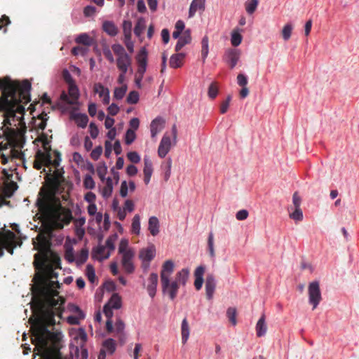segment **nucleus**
Wrapping results in <instances>:
<instances>
[{
	"mask_svg": "<svg viewBox=\"0 0 359 359\" xmlns=\"http://www.w3.org/2000/svg\"><path fill=\"white\" fill-rule=\"evenodd\" d=\"M39 237L38 243L33 241L34 248L39 252L34 255L33 262L36 272L31 287L32 309L36 317L31 329L32 332H51L48 327L56 323L55 316L62 318L65 299L57 290L60 287V283L51 280L57 278V273L53 269V264L49 263L48 242L45 238Z\"/></svg>",
	"mask_w": 359,
	"mask_h": 359,
	"instance_id": "obj_1",
	"label": "nucleus"
},
{
	"mask_svg": "<svg viewBox=\"0 0 359 359\" xmlns=\"http://www.w3.org/2000/svg\"><path fill=\"white\" fill-rule=\"evenodd\" d=\"M65 181L62 168H56L53 175L48 177L47 187L41 189L36 200L39 211L52 229H61L72 219L71 210L62 207L56 196Z\"/></svg>",
	"mask_w": 359,
	"mask_h": 359,
	"instance_id": "obj_2",
	"label": "nucleus"
},
{
	"mask_svg": "<svg viewBox=\"0 0 359 359\" xmlns=\"http://www.w3.org/2000/svg\"><path fill=\"white\" fill-rule=\"evenodd\" d=\"M0 90L2 97L0 98V112H4V124L11 126V118L15 116L18 111H24V107L20 104L30 101L29 92L31 83L24 80L22 83L11 81L8 78L0 79Z\"/></svg>",
	"mask_w": 359,
	"mask_h": 359,
	"instance_id": "obj_3",
	"label": "nucleus"
},
{
	"mask_svg": "<svg viewBox=\"0 0 359 359\" xmlns=\"http://www.w3.org/2000/svg\"><path fill=\"white\" fill-rule=\"evenodd\" d=\"M40 332V333L32 332V341L35 345L37 354L43 359H62L60 351L61 333L57 331Z\"/></svg>",
	"mask_w": 359,
	"mask_h": 359,
	"instance_id": "obj_4",
	"label": "nucleus"
},
{
	"mask_svg": "<svg viewBox=\"0 0 359 359\" xmlns=\"http://www.w3.org/2000/svg\"><path fill=\"white\" fill-rule=\"evenodd\" d=\"M174 262L172 260L165 261L161 271V284L162 292L168 294L171 300L176 298L180 285H185L189 276L188 269H182L178 271L173 280H170V276L174 271Z\"/></svg>",
	"mask_w": 359,
	"mask_h": 359,
	"instance_id": "obj_5",
	"label": "nucleus"
},
{
	"mask_svg": "<svg viewBox=\"0 0 359 359\" xmlns=\"http://www.w3.org/2000/svg\"><path fill=\"white\" fill-rule=\"evenodd\" d=\"M54 154L55 158L52 160L51 155L43 154L41 150L38 149L33 163L34 168L36 170H40L43 166L48 167L53 165L54 168H57L61 161V156L57 151H55Z\"/></svg>",
	"mask_w": 359,
	"mask_h": 359,
	"instance_id": "obj_6",
	"label": "nucleus"
},
{
	"mask_svg": "<svg viewBox=\"0 0 359 359\" xmlns=\"http://www.w3.org/2000/svg\"><path fill=\"white\" fill-rule=\"evenodd\" d=\"M111 49L116 56V67L120 72H128L132 65V57L126 52L123 46L115 43L111 46Z\"/></svg>",
	"mask_w": 359,
	"mask_h": 359,
	"instance_id": "obj_7",
	"label": "nucleus"
},
{
	"mask_svg": "<svg viewBox=\"0 0 359 359\" xmlns=\"http://www.w3.org/2000/svg\"><path fill=\"white\" fill-rule=\"evenodd\" d=\"M21 244L22 242L17 240L15 234L11 230L0 232V257L4 255V249L13 255L14 249Z\"/></svg>",
	"mask_w": 359,
	"mask_h": 359,
	"instance_id": "obj_8",
	"label": "nucleus"
},
{
	"mask_svg": "<svg viewBox=\"0 0 359 359\" xmlns=\"http://www.w3.org/2000/svg\"><path fill=\"white\" fill-rule=\"evenodd\" d=\"M308 292L309 303L313 306V309H315L322 300L319 283L318 281L310 283L308 287Z\"/></svg>",
	"mask_w": 359,
	"mask_h": 359,
	"instance_id": "obj_9",
	"label": "nucleus"
},
{
	"mask_svg": "<svg viewBox=\"0 0 359 359\" xmlns=\"http://www.w3.org/2000/svg\"><path fill=\"white\" fill-rule=\"evenodd\" d=\"M132 22L124 20L123 23V32L124 34V43L130 53L134 52V43L131 40Z\"/></svg>",
	"mask_w": 359,
	"mask_h": 359,
	"instance_id": "obj_10",
	"label": "nucleus"
},
{
	"mask_svg": "<svg viewBox=\"0 0 359 359\" xmlns=\"http://www.w3.org/2000/svg\"><path fill=\"white\" fill-rule=\"evenodd\" d=\"M135 252H128L121 255V265L126 273L130 274L135 271L133 259Z\"/></svg>",
	"mask_w": 359,
	"mask_h": 359,
	"instance_id": "obj_11",
	"label": "nucleus"
},
{
	"mask_svg": "<svg viewBox=\"0 0 359 359\" xmlns=\"http://www.w3.org/2000/svg\"><path fill=\"white\" fill-rule=\"evenodd\" d=\"M172 145L173 142H172L170 137L167 133H165L158 148V156L162 158L165 157Z\"/></svg>",
	"mask_w": 359,
	"mask_h": 359,
	"instance_id": "obj_12",
	"label": "nucleus"
},
{
	"mask_svg": "<svg viewBox=\"0 0 359 359\" xmlns=\"http://www.w3.org/2000/svg\"><path fill=\"white\" fill-rule=\"evenodd\" d=\"M156 255V248L151 244L145 248H142L139 253V258L144 263L147 264L145 268L149 266V262L154 258Z\"/></svg>",
	"mask_w": 359,
	"mask_h": 359,
	"instance_id": "obj_13",
	"label": "nucleus"
},
{
	"mask_svg": "<svg viewBox=\"0 0 359 359\" xmlns=\"http://www.w3.org/2000/svg\"><path fill=\"white\" fill-rule=\"evenodd\" d=\"M137 62V74H144L147 65V52L145 48H142L136 56Z\"/></svg>",
	"mask_w": 359,
	"mask_h": 359,
	"instance_id": "obj_14",
	"label": "nucleus"
},
{
	"mask_svg": "<svg viewBox=\"0 0 359 359\" xmlns=\"http://www.w3.org/2000/svg\"><path fill=\"white\" fill-rule=\"evenodd\" d=\"M215 287V276L212 274H208L205 279V294L208 299L210 300L212 299Z\"/></svg>",
	"mask_w": 359,
	"mask_h": 359,
	"instance_id": "obj_15",
	"label": "nucleus"
},
{
	"mask_svg": "<svg viewBox=\"0 0 359 359\" xmlns=\"http://www.w3.org/2000/svg\"><path fill=\"white\" fill-rule=\"evenodd\" d=\"M226 62L229 65L231 69H233L237 64L241 56V51L238 49H229L226 54Z\"/></svg>",
	"mask_w": 359,
	"mask_h": 359,
	"instance_id": "obj_16",
	"label": "nucleus"
},
{
	"mask_svg": "<svg viewBox=\"0 0 359 359\" xmlns=\"http://www.w3.org/2000/svg\"><path fill=\"white\" fill-rule=\"evenodd\" d=\"M165 126V121L161 117H157L154 119L150 125L151 136L154 138L158 133H159Z\"/></svg>",
	"mask_w": 359,
	"mask_h": 359,
	"instance_id": "obj_17",
	"label": "nucleus"
},
{
	"mask_svg": "<svg viewBox=\"0 0 359 359\" xmlns=\"http://www.w3.org/2000/svg\"><path fill=\"white\" fill-rule=\"evenodd\" d=\"M158 281V276L156 273H151L148 278L147 290L149 295L153 298L156 293V287Z\"/></svg>",
	"mask_w": 359,
	"mask_h": 359,
	"instance_id": "obj_18",
	"label": "nucleus"
},
{
	"mask_svg": "<svg viewBox=\"0 0 359 359\" xmlns=\"http://www.w3.org/2000/svg\"><path fill=\"white\" fill-rule=\"evenodd\" d=\"M111 255L110 251L106 252V247L100 245L93 250V257L102 262L108 259Z\"/></svg>",
	"mask_w": 359,
	"mask_h": 359,
	"instance_id": "obj_19",
	"label": "nucleus"
},
{
	"mask_svg": "<svg viewBox=\"0 0 359 359\" xmlns=\"http://www.w3.org/2000/svg\"><path fill=\"white\" fill-rule=\"evenodd\" d=\"M144 182L148 184L150 182L151 177L153 173V164L151 161L148 157L144 158Z\"/></svg>",
	"mask_w": 359,
	"mask_h": 359,
	"instance_id": "obj_20",
	"label": "nucleus"
},
{
	"mask_svg": "<svg viewBox=\"0 0 359 359\" xmlns=\"http://www.w3.org/2000/svg\"><path fill=\"white\" fill-rule=\"evenodd\" d=\"M191 41V32L189 29H187L182 33V36L179 38L175 48V51L179 52L185 45L190 43Z\"/></svg>",
	"mask_w": 359,
	"mask_h": 359,
	"instance_id": "obj_21",
	"label": "nucleus"
},
{
	"mask_svg": "<svg viewBox=\"0 0 359 359\" xmlns=\"http://www.w3.org/2000/svg\"><path fill=\"white\" fill-rule=\"evenodd\" d=\"M185 56L186 55L183 53L173 54L170 58V67L174 69L181 67L184 64Z\"/></svg>",
	"mask_w": 359,
	"mask_h": 359,
	"instance_id": "obj_22",
	"label": "nucleus"
},
{
	"mask_svg": "<svg viewBox=\"0 0 359 359\" xmlns=\"http://www.w3.org/2000/svg\"><path fill=\"white\" fill-rule=\"evenodd\" d=\"M205 272V268L203 266H200L196 268L194 271L195 281L194 286L197 290L201 289L203 283V274Z\"/></svg>",
	"mask_w": 359,
	"mask_h": 359,
	"instance_id": "obj_23",
	"label": "nucleus"
},
{
	"mask_svg": "<svg viewBox=\"0 0 359 359\" xmlns=\"http://www.w3.org/2000/svg\"><path fill=\"white\" fill-rule=\"evenodd\" d=\"M102 29L110 36H115L118 32V29L114 22L109 20H106L102 23Z\"/></svg>",
	"mask_w": 359,
	"mask_h": 359,
	"instance_id": "obj_24",
	"label": "nucleus"
},
{
	"mask_svg": "<svg viewBox=\"0 0 359 359\" xmlns=\"http://www.w3.org/2000/svg\"><path fill=\"white\" fill-rule=\"evenodd\" d=\"M103 348L104 350H101L100 354L99 355V359H101V355H103V357L105 355V351L109 352L110 354H112L116 351V341L113 339H107L102 344Z\"/></svg>",
	"mask_w": 359,
	"mask_h": 359,
	"instance_id": "obj_25",
	"label": "nucleus"
},
{
	"mask_svg": "<svg viewBox=\"0 0 359 359\" xmlns=\"http://www.w3.org/2000/svg\"><path fill=\"white\" fill-rule=\"evenodd\" d=\"M205 0H193L191 3L189 18H192L198 10H204Z\"/></svg>",
	"mask_w": 359,
	"mask_h": 359,
	"instance_id": "obj_26",
	"label": "nucleus"
},
{
	"mask_svg": "<svg viewBox=\"0 0 359 359\" xmlns=\"http://www.w3.org/2000/svg\"><path fill=\"white\" fill-rule=\"evenodd\" d=\"M148 224H149L148 229H149L150 233L153 236H156L159 233L160 225H159L158 219L155 216L151 217L149 219Z\"/></svg>",
	"mask_w": 359,
	"mask_h": 359,
	"instance_id": "obj_27",
	"label": "nucleus"
},
{
	"mask_svg": "<svg viewBox=\"0 0 359 359\" xmlns=\"http://www.w3.org/2000/svg\"><path fill=\"white\" fill-rule=\"evenodd\" d=\"M182 333V341L183 344H185L189 337L190 329L187 319L185 318L182 322L181 327Z\"/></svg>",
	"mask_w": 359,
	"mask_h": 359,
	"instance_id": "obj_28",
	"label": "nucleus"
},
{
	"mask_svg": "<svg viewBox=\"0 0 359 359\" xmlns=\"http://www.w3.org/2000/svg\"><path fill=\"white\" fill-rule=\"evenodd\" d=\"M267 327L265 323V316L263 314L259 319L256 325V332L257 337H260L264 336L266 332Z\"/></svg>",
	"mask_w": 359,
	"mask_h": 359,
	"instance_id": "obj_29",
	"label": "nucleus"
},
{
	"mask_svg": "<svg viewBox=\"0 0 359 359\" xmlns=\"http://www.w3.org/2000/svg\"><path fill=\"white\" fill-rule=\"evenodd\" d=\"M111 308L118 309L121 306V299L118 294H114L106 304Z\"/></svg>",
	"mask_w": 359,
	"mask_h": 359,
	"instance_id": "obj_30",
	"label": "nucleus"
},
{
	"mask_svg": "<svg viewBox=\"0 0 359 359\" xmlns=\"http://www.w3.org/2000/svg\"><path fill=\"white\" fill-rule=\"evenodd\" d=\"M146 27L145 20L143 18H140L137 20V22L135 26L134 33L137 36H140Z\"/></svg>",
	"mask_w": 359,
	"mask_h": 359,
	"instance_id": "obj_31",
	"label": "nucleus"
},
{
	"mask_svg": "<svg viewBox=\"0 0 359 359\" xmlns=\"http://www.w3.org/2000/svg\"><path fill=\"white\" fill-rule=\"evenodd\" d=\"M113 191V182L111 177H108L106 180V185L102 189V196L104 198H109Z\"/></svg>",
	"mask_w": 359,
	"mask_h": 359,
	"instance_id": "obj_32",
	"label": "nucleus"
},
{
	"mask_svg": "<svg viewBox=\"0 0 359 359\" xmlns=\"http://www.w3.org/2000/svg\"><path fill=\"white\" fill-rule=\"evenodd\" d=\"M74 119L76 125L82 128H86L88 122V116L83 114L76 115Z\"/></svg>",
	"mask_w": 359,
	"mask_h": 359,
	"instance_id": "obj_33",
	"label": "nucleus"
},
{
	"mask_svg": "<svg viewBox=\"0 0 359 359\" xmlns=\"http://www.w3.org/2000/svg\"><path fill=\"white\" fill-rule=\"evenodd\" d=\"M208 251L210 257L212 259L215 258V247H214V234L212 232H210L208 235Z\"/></svg>",
	"mask_w": 359,
	"mask_h": 359,
	"instance_id": "obj_34",
	"label": "nucleus"
},
{
	"mask_svg": "<svg viewBox=\"0 0 359 359\" xmlns=\"http://www.w3.org/2000/svg\"><path fill=\"white\" fill-rule=\"evenodd\" d=\"M118 254L122 255L128 252H134L132 248L128 247V241L127 239H121L118 245Z\"/></svg>",
	"mask_w": 359,
	"mask_h": 359,
	"instance_id": "obj_35",
	"label": "nucleus"
},
{
	"mask_svg": "<svg viewBox=\"0 0 359 359\" xmlns=\"http://www.w3.org/2000/svg\"><path fill=\"white\" fill-rule=\"evenodd\" d=\"M293 29V25L291 23H287L284 25L281 34L282 37L285 41H288L292 35V32Z\"/></svg>",
	"mask_w": 359,
	"mask_h": 359,
	"instance_id": "obj_36",
	"label": "nucleus"
},
{
	"mask_svg": "<svg viewBox=\"0 0 359 359\" xmlns=\"http://www.w3.org/2000/svg\"><path fill=\"white\" fill-rule=\"evenodd\" d=\"M208 55V38L205 36L201 41V57L204 62Z\"/></svg>",
	"mask_w": 359,
	"mask_h": 359,
	"instance_id": "obj_37",
	"label": "nucleus"
},
{
	"mask_svg": "<svg viewBox=\"0 0 359 359\" xmlns=\"http://www.w3.org/2000/svg\"><path fill=\"white\" fill-rule=\"evenodd\" d=\"M49 263L53 264V269H61V260L59 256L52 253H49Z\"/></svg>",
	"mask_w": 359,
	"mask_h": 359,
	"instance_id": "obj_38",
	"label": "nucleus"
},
{
	"mask_svg": "<svg viewBox=\"0 0 359 359\" xmlns=\"http://www.w3.org/2000/svg\"><path fill=\"white\" fill-rule=\"evenodd\" d=\"M259 4L258 0H249L245 4L246 12L248 14H252L257 9Z\"/></svg>",
	"mask_w": 359,
	"mask_h": 359,
	"instance_id": "obj_39",
	"label": "nucleus"
},
{
	"mask_svg": "<svg viewBox=\"0 0 359 359\" xmlns=\"http://www.w3.org/2000/svg\"><path fill=\"white\" fill-rule=\"evenodd\" d=\"M76 42L89 46L92 44V39L87 34H81L77 36Z\"/></svg>",
	"mask_w": 359,
	"mask_h": 359,
	"instance_id": "obj_40",
	"label": "nucleus"
},
{
	"mask_svg": "<svg viewBox=\"0 0 359 359\" xmlns=\"http://www.w3.org/2000/svg\"><path fill=\"white\" fill-rule=\"evenodd\" d=\"M118 236L116 233H114L110 236L106 241L105 247L106 249H108V251H110V253L115 250L114 243L116 241Z\"/></svg>",
	"mask_w": 359,
	"mask_h": 359,
	"instance_id": "obj_41",
	"label": "nucleus"
},
{
	"mask_svg": "<svg viewBox=\"0 0 359 359\" xmlns=\"http://www.w3.org/2000/svg\"><path fill=\"white\" fill-rule=\"evenodd\" d=\"M88 257V251L86 249H82L80 253L75 259L77 265H81L85 263Z\"/></svg>",
	"mask_w": 359,
	"mask_h": 359,
	"instance_id": "obj_42",
	"label": "nucleus"
},
{
	"mask_svg": "<svg viewBox=\"0 0 359 359\" xmlns=\"http://www.w3.org/2000/svg\"><path fill=\"white\" fill-rule=\"evenodd\" d=\"M289 216L295 222L302 221L304 218L301 208H294L293 212H290Z\"/></svg>",
	"mask_w": 359,
	"mask_h": 359,
	"instance_id": "obj_43",
	"label": "nucleus"
},
{
	"mask_svg": "<svg viewBox=\"0 0 359 359\" xmlns=\"http://www.w3.org/2000/svg\"><path fill=\"white\" fill-rule=\"evenodd\" d=\"M242 39L243 37L241 34L237 30H233L232 32L231 39L232 46L235 47L239 46L242 42Z\"/></svg>",
	"mask_w": 359,
	"mask_h": 359,
	"instance_id": "obj_44",
	"label": "nucleus"
},
{
	"mask_svg": "<svg viewBox=\"0 0 359 359\" xmlns=\"http://www.w3.org/2000/svg\"><path fill=\"white\" fill-rule=\"evenodd\" d=\"M93 91L95 93H97L100 97H102L104 96L105 93H109V90L108 88H104V86L100 83H96L93 86Z\"/></svg>",
	"mask_w": 359,
	"mask_h": 359,
	"instance_id": "obj_45",
	"label": "nucleus"
},
{
	"mask_svg": "<svg viewBox=\"0 0 359 359\" xmlns=\"http://www.w3.org/2000/svg\"><path fill=\"white\" fill-rule=\"evenodd\" d=\"M69 95L72 100H74V103L78 100L79 90L74 83H70L69 86Z\"/></svg>",
	"mask_w": 359,
	"mask_h": 359,
	"instance_id": "obj_46",
	"label": "nucleus"
},
{
	"mask_svg": "<svg viewBox=\"0 0 359 359\" xmlns=\"http://www.w3.org/2000/svg\"><path fill=\"white\" fill-rule=\"evenodd\" d=\"M140 231V217L138 215H135L132 222V232L139 234Z\"/></svg>",
	"mask_w": 359,
	"mask_h": 359,
	"instance_id": "obj_47",
	"label": "nucleus"
},
{
	"mask_svg": "<svg viewBox=\"0 0 359 359\" xmlns=\"http://www.w3.org/2000/svg\"><path fill=\"white\" fill-rule=\"evenodd\" d=\"M127 91V86L123 85L121 87L116 88L114 93V96L117 100H121Z\"/></svg>",
	"mask_w": 359,
	"mask_h": 359,
	"instance_id": "obj_48",
	"label": "nucleus"
},
{
	"mask_svg": "<svg viewBox=\"0 0 359 359\" xmlns=\"http://www.w3.org/2000/svg\"><path fill=\"white\" fill-rule=\"evenodd\" d=\"M218 94V86L216 82H212L208 88V95L210 98L215 99Z\"/></svg>",
	"mask_w": 359,
	"mask_h": 359,
	"instance_id": "obj_49",
	"label": "nucleus"
},
{
	"mask_svg": "<svg viewBox=\"0 0 359 359\" xmlns=\"http://www.w3.org/2000/svg\"><path fill=\"white\" fill-rule=\"evenodd\" d=\"M136 138L135 133L132 129H128L125 135V142L126 144H131Z\"/></svg>",
	"mask_w": 359,
	"mask_h": 359,
	"instance_id": "obj_50",
	"label": "nucleus"
},
{
	"mask_svg": "<svg viewBox=\"0 0 359 359\" xmlns=\"http://www.w3.org/2000/svg\"><path fill=\"white\" fill-rule=\"evenodd\" d=\"M83 186L87 189H93L95 187V183L90 175H86L83 180Z\"/></svg>",
	"mask_w": 359,
	"mask_h": 359,
	"instance_id": "obj_51",
	"label": "nucleus"
},
{
	"mask_svg": "<svg viewBox=\"0 0 359 359\" xmlns=\"http://www.w3.org/2000/svg\"><path fill=\"white\" fill-rule=\"evenodd\" d=\"M139 93L137 91H131L127 97V102L128 104H137L139 101Z\"/></svg>",
	"mask_w": 359,
	"mask_h": 359,
	"instance_id": "obj_52",
	"label": "nucleus"
},
{
	"mask_svg": "<svg viewBox=\"0 0 359 359\" xmlns=\"http://www.w3.org/2000/svg\"><path fill=\"white\" fill-rule=\"evenodd\" d=\"M227 317L229 318V321L235 325L236 324V310L235 308L230 307L227 309L226 311Z\"/></svg>",
	"mask_w": 359,
	"mask_h": 359,
	"instance_id": "obj_53",
	"label": "nucleus"
},
{
	"mask_svg": "<svg viewBox=\"0 0 359 359\" xmlns=\"http://www.w3.org/2000/svg\"><path fill=\"white\" fill-rule=\"evenodd\" d=\"M231 100V95H229L226 97V99L221 103L220 108H219V111H220L221 114H224L228 111Z\"/></svg>",
	"mask_w": 359,
	"mask_h": 359,
	"instance_id": "obj_54",
	"label": "nucleus"
},
{
	"mask_svg": "<svg viewBox=\"0 0 359 359\" xmlns=\"http://www.w3.org/2000/svg\"><path fill=\"white\" fill-rule=\"evenodd\" d=\"M125 329V324L121 319H117L115 323L114 330L117 334L123 335Z\"/></svg>",
	"mask_w": 359,
	"mask_h": 359,
	"instance_id": "obj_55",
	"label": "nucleus"
},
{
	"mask_svg": "<svg viewBox=\"0 0 359 359\" xmlns=\"http://www.w3.org/2000/svg\"><path fill=\"white\" fill-rule=\"evenodd\" d=\"M86 276L90 282L93 283L95 278V273L94 268L92 265L88 264L86 266Z\"/></svg>",
	"mask_w": 359,
	"mask_h": 359,
	"instance_id": "obj_56",
	"label": "nucleus"
},
{
	"mask_svg": "<svg viewBox=\"0 0 359 359\" xmlns=\"http://www.w3.org/2000/svg\"><path fill=\"white\" fill-rule=\"evenodd\" d=\"M127 157L130 161L133 163H137L140 161V157L136 151H130L127 154Z\"/></svg>",
	"mask_w": 359,
	"mask_h": 359,
	"instance_id": "obj_57",
	"label": "nucleus"
},
{
	"mask_svg": "<svg viewBox=\"0 0 359 359\" xmlns=\"http://www.w3.org/2000/svg\"><path fill=\"white\" fill-rule=\"evenodd\" d=\"M76 338H79L81 340L80 346H83L87 340V334L85 330L82 328L79 329L78 334Z\"/></svg>",
	"mask_w": 359,
	"mask_h": 359,
	"instance_id": "obj_58",
	"label": "nucleus"
},
{
	"mask_svg": "<svg viewBox=\"0 0 359 359\" xmlns=\"http://www.w3.org/2000/svg\"><path fill=\"white\" fill-rule=\"evenodd\" d=\"M102 153V147L101 146L95 147L90 154V156L93 160H97Z\"/></svg>",
	"mask_w": 359,
	"mask_h": 359,
	"instance_id": "obj_59",
	"label": "nucleus"
},
{
	"mask_svg": "<svg viewBox=\"0 0 359 359\" xmlns=\"http://www.w3.org/2000/svg\"><path fill=\"white\" fill-rule=\"evenodd\" d=\"M237 83L241 87H246L248 84V78L243 74H239L237 76Z\"/></svg>",
	"mask_w": 359,
	"mask_h": 359,
	"instance_id": "obj_60",
	"label": "nucleus"
},
{
	"mask_svg": "<svg viewBox=\"0 0 359 359\" xmlns=\"http://www.w3.org/2000/svg\"><path fill=\"white\" fill-rule=\"evenodd\" d=\"M90 134L92 138L95 139L99 134L97 126L94 123H90L89 126Z\"/></svg>",
	"mask_w": 359,
	"mask_h": 359,
	"instance_id": "obj_61",
	"label": "nucleus"
},
{
	"mask_svg": "<svg viewBox=\"0 0 359 359\" xmlns=\"http://www.w3.org/2000/svg\"><path fill=\"white\" fill-rule=\"evenodd\" d=\"M96 12L95 7L93 6H87L84 8L83 13L86 17H90L93 15Z\"/></svg>",
	"mask_w": 359,
	"mask_h": 359,
	"instance_id": "obj_62",
	"label": "nucleus"
},
{
	"mask_svg": "<svg viewBox=\"0 0 359 359\" xmlns=\"http://www.w3.org/2000/svg\"><path fill=\"white\" fill-rule=\"evenodd\" d=\"M128 186L126 181H123L121 182V189H120V195L121 197L125 198L128 195Z\"/></svg>",
	"mask_w": 359,
	"mask_h": 359,
	"instance_id": "obj_63",
	"label": "nucleus"
},
{
	"mask_svg": "<svg viewBox=\"0 0 359 359\" xmlns=\"http://www.w3.org/2000/svg\"><path fill=\"white\" fill-rule=\"evenodd\" d=\"M248 212L246 210H241L237 212L236 217L238 220H245L248 217Z\"/></svg>",
	"mask_w": 359,
	"mask_h": 359,
	"instance_id": "obj_64",
	"label": "nucleus"
}]
</instances>
